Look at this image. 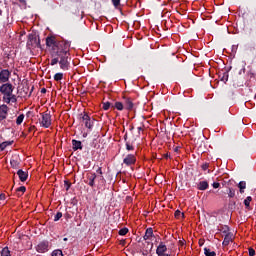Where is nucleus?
I'll return each mask as SVG.
<instances>
[{"instance_id":"f257e3e1","label":"nucleus","mask_w":256,"mask_h":256,"mask_svg":"<svg viewBox=\"0 0 256 256\" xmlns=\"http://www.w3.org/2000/svg\"><path fill=\"white\" fill-rule=\"evenodd\" d=\"M56 57H54L51 60L50 65H57L59 63L60 69L63 71H69L70 63H69V57L71 56V53L68 52H56Z\"/></svg>"},{"instance_id":"f03ea898","label":"nucleus","mask_w":256,"mask_h":256,"mask_svg":"<svg viewBox=\"0 0 256 256\" xmlns=\"http://www.w3.org/2000/svg\"><path fill=\"white\" fill-rule=\"evenodd\" d=\"M56 53H70L71 42L67 40L58 41L56 44Z\"/></svg>"},{"instance_id":"7ed1b4c3","label":"nucleus","mask_w":256,"mask_h":256,"mask_svg":"<svg viewBox=\"0 0 256 256\" xmlns=\"http://www.w3.org/2000/svg\"><path fill=\"white\" fill-rule=\"evenodd\" d=\"M80 119L84 121V125L87 129H93V125L95 123V119L91 118V116H88L87 113L80 114Z\"/></svg>"},{"instance_id":"20e7f679","label":"nucleus","mask_w":256,"mask_h":256,"mask_svg":"<svg viewBox=\"0 0 256 256\" xmlns=\"http://www.w3.org/2000/svg\"><path fill=\"white\" fill-rule=\"evenodd\" d=\"M13 89H14L13 84L6 83L0 87V93H2L4 97H10V95L13 93Z\"/></svg>"},{"instance_id":"39448f33","label":"nucleus","mask_w":256,"mask_h":256,"mask_svg":"<svg viewBox=\"0 0 256 256\" xmlns=\"http://www.w3.org/2000/svg\"><path fill=\"white\" fill-rule=\"evenodd\" d=\"M40 125L45 127V129H49L51 127V114L44 112L42 113V119L40 120Z\"/></svg>"},{"instance_id":"423d86ee","label":"nucleus","mask_w":256,"mask_h":256,"mask_svg":"<svg viewBox=\"0 0 256 256\" xmlns=\"http://www.w3.org/2000/svg\"><path fill=\"white\" fill-rule=\"evenodd\" d=\"M157 256H171V254L167 253V245L165 243L160 242L156 249Z\"/></svg>"},{"instance_id":"0eeeda50","label":"nucleus","mask_w":256,"mask_h":256,"mask_svg":"<svg viewBox=\"0 0 256 256\" xmlns=\"http://www.w3.org/2000/svg\"><path fill=\"white\" fill-rule=\"evenodd\" d=\"M124 165H127V167H131V165H135L137 163V158L135 157V154H128L123 159Z\"/></svg>"},{"instance_id":"6e6552de","label":"nucleus","mask_w":256,"mask_h":256,"mask_svg":"<svg viewBox=\"0 0 256 256\" xmlns=\"http://www.w3.org/2000/svg\"><path fill=\"white\" fill-rule=\"evenodd\" d=\"M36 251L38 253H47L49 251V241L40 242L36 247Z\"/></svg>"},{"instance_id":"1a4fd4ad","label":"nucleus","mask_w":256,"mask_h":256,"mask_svg":"<svg viewBox=\"0 0 256 256\" xmlns=\"http://www.w3.org/2000/svg\"><path fill=\"white\" fill-rule=\"evenodd\" d=\"M27 45H29L31 47H39V45H40L39 37L35 36L33 34L29 35Z\"/></svg>"},{"instance_id":"9d476101","label":"nucleus","mask_w":256,"mask_h":256,"mask_svg":"<svg viewBox=\"0 0 256 256\" xmlns=\"http://www.w3.org/2000/svg\"><path fill=\"white\" fill-rule=\"evenodd\" d=\"M9 77H11V72L9 70H2L0 72V83H7Z\"/></svg>"},{"instance_id":"9b49d317","label":"nucleus","mask_w":256,"mask_h":256,"mask_svg":"<svg viewBox=\"0 0 256 256\" xmlns=\"http://www.w3.org/2000/svg\"><path fill=\"white\" fill-rule=\"evenodd\" d=\"M9 112V107L7 105L0 106V122L7 119V113Z\"/></svg>"},{"instance_id":"f8f14e48","label":"nucleus","mask_w":256,"mask_h":256,"mask_svg":"<svg viewBox=\"0 0 256 256\" xmlns=\"http://www.w3.org/2000/svg\"><path fill=\"white\" fill-rule=\"evenodd\" d=\"M124 107L128 111H133V107H134L133 100L131 98H124Z\"/></svg>"},{"instance_id":"ddd939ff","label":"nucleus","mask_w":256,"mask_h":256,"mask_svg":"<svg viewBox=\"0 0 256 256\" xmlns=\"http://www.w3.org/2000/svg\"><path fill=\"white\" fill-rule=\"evenodd\" d=\"M17 175H18L20 181H22V182L27 181V179H28V177H29V173L23 171L22 169H20V170L17 171Z\"/></svg>"},{"instance_id":"4468645a","label":"nucleus","mask_w":256,"mask_h":256,"mask_svg":"<svg viewBox=\"0 0 256 256\" xmlns=\"http://www.w3.org/2000/svg\"><path fill=\"white\" fill-rule=\"evenodd\" d=\"M58 41L55 40V37H47L46 45L47 47H57Z\"/></svg>"},{"instance_id":"2eb2a0df","label":"nucleus","mask_w":256,"mask_h":256,"mask_svg":"<svg viewBox=\"0 0 256 256\" xmlns=\"http://www.w3.org/2000/svg\"><path fill=\"white\" fill-rule=\"evenodd\" d=\"M197 189H199V191H206V189H209V182H207V181H200L197 184Z\"/></svg>"},{"instance_id":"dca6fc26","label":"nucleus","mask_w":256,"mask_h":256,"mask_svg":"<svg viewBox=\"0 0 256 256\" xmlns=\"http://www.w3.org/2000/svg\"><path fill=\"white\" fill-rule=\"evenodd\" d=\"M3 101L5 103H17V96L13 95V93L8 97H3Z\"/></svg>"},{"instance_id":"f3484780","label":"nucleus","mask_w":256,"mask_h":256,"mask_svg":"<svg viewBox=\"0 0 256 256\" xmlns=\"http://www.w3.org/2000/svg\"><path fill=\"white\" fill-rule=\"evenodd\" d=\"M72 149L73 151H78V149H83V145L79 140H72Z\"/></svg>"},{"instance_id":"a211bd4d","label":"nucleus","mask_w":256,"mask_h":256,"mask_svg":"<svg viewBox=\"0 0 256 256\" xmlns=\"http://www.w3.org/2000/svg\"><path fill=\"white\" fill-rule=\"evenodd\" d=\"M95 179H97V175L95 173H91L88 175V180H89L88 185L90 187H95Z\"/></svg>"},{"instance_id":"6ab92c4d","label":"nucleus","mask_w":256,"mask_h":256,"mask_svg":"<svg viewBox=\"0 0 256 256\" xmlns=\"http://www.w3.org/2000/svg\"><path fill=\"white\" fill-rule=\"evenodd\" d=\"M238 188L241 194L245 193V189H247V182L245 181H240L238 183Z\"/></svg>"},{"instance_id":"aec40b11","label":"nucleus","mask_w":256,"mask_h":256,"mask_svg":"<svg viewBox=\"0 0 256 256\" xmlns=\"http://www.w3.org/2000/svg\"><path fill=\"white\" fill-rule=\"evenodd\" d=\"M151 237H153V228H147L144 235V240L147 241L148 239H151Z\"/></svg>"},{"instance_id":"412c9836","label":"nucleus","mask_w":256,"mask_h":256,"mask_svg":"<svg viewBox=\"0 0 256 256\" xmlns=\"http://www.w3.org/2000/svg\"><path fill=\"white\" fill-rule=\"evenodd\" d=\"M113 109H117L118 111H123L125 109V106L122 102H115L114 106L112 105Z\"/></svg>"},{"instance_id":"4be33fe9","label":"nucleus","mask_w":256,"mask_h":256,"mask_svg":"<svg viewBox=\"0 0 256 256\" xmlns=\"http://www.w3.org/2000/svg\"><path fill=\"white\" fill-rule=\"evenodd\" d=\"M8 145H13V141L2 142V143L0 144V152H1V151H5V148H6Z\"/></svg>"},{"instance_id":"5701e85b","label":"nucleus","mask_w":256,"mask_h":256,"mask_svg":"<svg viewBox=\"0 0 256 256\" xmlns=\"http://www.w3.org/2000/svg\"><path fill=\"white\" fill-rule=\"evenodd\" d=\"M0 256H11V251L8 247H5L0 251Z\"/></svg>"},{"instance_id":"b1692460","label":"nucleus","mask_w":256,"mask_h":256,"mask_svg":"<svg viewBox=\"0 0 256 256\" xmlns=\"http://www.w3.org/2000/svg\"><path fill=\"white\" fill-rule=\"evenodd\" d=\"M251 201H253V198L251 196H248L245 200H244V205L246 207V209H249L250 205H251Z\"/></svg>"},{"instance_id":"393cba45","label":"nucleus","mask_w":256,"mask_h":256,"mask_svg":"<svg viewBox=\"0 0 256 256\" xmlns=\"http://www.w3.org/2000/svg\"><path fill=\"white\" fill-rule=\"evenodd\" d=\"M204 255L215 256V255H217V253H215V251H211V249H209V248H204Z\"/></svg>"},{"instance_id":"a878e982","label":"nucleus","mask_w":256,"mask_h":256,"mask_svg":"<svg viewBox=\"0 0 256 256\" xmlns=\"http://www.w3.org/2000/svg\"><path fill=\"white\" fill-rule=\"evenodd\" d=\"M221 81H223L224 83H227V81H229V72L228 71H226L222 74Z\"/></svg>"},{"instance_id":"bb28decb","label":"nucleus","mask_w":256,"mask_h":256,"mask_svg":"<svg viewBox=\"0 0 256 256\" xmlns=\"http://www.w3.org/2000/svg\"><path fill=\"white\" fill-rule=\"evenodd\" d=\"M25 191H27V188H25V186H21L16 189V193H17L18 197H21V194H19V193H25Z\"/></svg>"},{"instance_id":"cd10ccee","label":"nucleus","mask_w":256,"mask_h":256,"mask_svg":"<svg viewBox=\"0 0 256 256\" xmlns=\"http://www.w3.org/2000/svg\"><path fill=\"white\" fill-rule=\"evenodd\" d=\"M23 119H25V115L24 114H20L17 119H16V124L17 125H21V123H23Z\"/></svg>"},{"instance_id":"c85d7f7f","label":"nucleus","mask_w":256,"mask_h":256,"mask_svg":"<svg viewBox=\"0 0 256 256\" xmlns=\"http://www.w3.org/2000/svg\"><path fill=\"white\" fill-rule=\"evenodd\" d=\"M10 165L13 167V169H19V161L17 160H11Z\"/></svg>"},{"instance_id":"c756f323","label":"nucleus","mask_w":256,"mask_h":256,"mask_svg":"<svg viewBox=\"0 0 256 256\" xmlns=\"http://www.w3.org/2000/svg\"><path fill=\"white\" fill-rule=\"evenodd\" d=\"M224 240L228 241L229 243H231V241H233V234L231 232L225 234Z\"/></svg>"},{"instance_id":"7c9ffc66","label":"nucleus","mask_w":256,"mask_h":256,"mask_svg":"<svg viewBox=\"0 0 256 256\" xmlns=\"http://www.w3.org/2000/svg\"><path fill=\"white\" fill-rule=\"evenodd\" d=\"M227 194L230 199H233L235 197V189L229 188Z\"/></svg>"},{"instance_id":"2f4dec72","label":"nucleus","mask_w":256,"mask_h":256,"mask_svg":"<svg viewBox=\"0 0 256 256\" xmlns=\"http://www.w3.org/2000/svg\"><path fill=\"white\" fill-rule=\"evenodd\" d=\"M219 231H221L222 233H224V235H227V233H230L229 232V226H221L219 228Z\"/></svg>"},{"instance_id":"473e14b6","label":"nucleus","mask_w":256,"mask_h":256,"mask_svg":"<svg viewBox=\"0 0 256 256\" xmlns=\"http://www.w3.org/2000/svg\"><path fill=\"white\" fill-rule=\"evenodd\" d=\"M63 79V73H56L54 75V81H61Z\"/></svg>"},{"instance_id":"72a5a7b5","label":"nucleus","mask_w":256,"mask_h":256,"mask_svg":"<svg viewBox=\"0 0 256 256\" xmlns=\"http://www.w3.org/2000/svg\"><path fill=\"white\" fill-rule=\"evenodd\" d=\"M51 256H63V251L62 250H54L51 254Z\"/></svg>"},{"instance_id":"f704fd0d","label":"nucleus","mask_w":256,"mask_h":256,"mask_svg":"<svg viewBox=\"0 0 256 256\" xmlns=\"http://www.w3.org/2000/svg\"><path fill=\"white\" fill-rule=\"evenodd\" d=\"M129 233V229L128 228H122L119 230V235H126Z\"/></svg>"},{"instance_id":"c9c22d12","label":"nucleus","mask_w":256,"mask_h":256,"mask_svg":"<svg viewBox=\"0 0 256 256\" xmlns=\"http://www.w3.org/2000/svg\"><path fill=\"white\" fill-rule=\"evenodd\" d=\"M102 105H103L104 111H108V109L111 107L110 102H103Z\"/></svg>"},{"instance_id":"e433bc0d","label":"nucleus","mask_w":256,"mask_h":256,"mask_svg":"<svg viewBox=\"0 0 256 256\" xmlns=\"http://www.w3.org/2000/svg\"><path fill=\"white\" fill-rule=\"evenodd\" d=\"M174 215H175L176 219H179V217H185V214H183L179 210H176Z\"/></svg>"},{"instance_id":"4c0bfd02","label":"nucleus","mask_w":256,"mask_h":256,"mask_svg":"<svg viewBox=\"0 0 256 256\" xmlns=\"http://www.w3.org/2000/svg\"><path fill=\"white\" fill-rule=\"evenodd\" d=\"M63 217V213L57 212L56 215L54 216V221H59Z\"/></svg>"},{"instance_id":"58836bf2","label":"nucleus","mask_w":256,"mask_h":256,"mask_svg":"<svg viewBox=\"0 0 256 256\" xmlns=\"http://www.w3.org/2000/svg\"><path fill=\"white\" fill-rule=\"evenodd\" d=\"M126 149L127 151H133L135 148L131 145V142H126Z\"/></svg>"},{"instance_id":"ea45409f","label":"nucleus","mask_w":256,"mask_h":256,"mask_svg":"<svg viewBox=\"0 0 256 256\" xmlns=\"http://www.w3.org/2000/svg\"><path fill=\"white\" fill-rule=\"evenodd\" d=\"M64 186L66 187V191H69V189H71V183L68 180L64 181Z\"/></svg>"},{"instance_id":"a19ab883","label":"nucleus","mask_w":256,"mask_h":256,"mask_svg":"<svg viewBox=\"0 0 256 256\" xmlns=\"http://www.w3.org/2000/svg\"><path fill=\"white\" fill-rule=\"evenodd\" d=\"M112 3L114 7H119V5H121V0H112Z\"/></svg>"},{"instance_id":"79ce46f5","label":"nucleus","mask_w":256,"mask_h":256,"mask_svg":"<svg viewBox=\"0 0 256 256\" xmlns=\"http://www.w3.org/2000/svg\"><path fill=\"white\" fill-rule=\"evenodd\" d=\"M201 167H202L203 171H207L209 169V163H204V164H202Z\"/></svg>"},{"instance_id":"37998d69","label":"nucleus","mask_w":256,"mask_h":256,"mask_svg":"<svg viewBox=\"0 0 256 256\" xmlns=\"http://www.w3.org/2000/svg\"><path fill=\"white\" fill-rule=\"evenodd\" d=\"M212 187H213L214 189H219V187H221V184H219V182H214V183L212 184Z\"/></svg>"},{"instance_id":"c03bdc74","label":"nucleus","mask_w":256,"mask_h":256,"mask_svg":"<svg viewBox=\"0 0 256 256\" xmlns=\"http://www.w3.org/2000/svg\"><path fill=\"white\" fill-rule=\"evenodd\" d=\"M249 256H255V249L249 248Z\"/></svg>"},{"instance_id":"a18cd8bd","label":"nucleus","mask_w":256,"mask_h":256,"mask_svg":"<svg viewBox=\"0 0 256 256\" xmlns=\"http://www.w3.org/2000/svg\"><path fill=\"white\" fill-rule=\"evenodd\" d=\"M246 35H253V28L246 31Z\"/></svg>"},{"instance_id":"49530a36","label":"nucleus","mask_w":256,"mask_h":256,"mask_svg":"<svg viewBox=\"0 0 256 256\" xmlns=\"http://www.w3.org/2000/svg\"><path fill=\"white\" fill-rule=\"evenodd\" d=\"M96 173H98L99 175H103V170L101 169V167H99V168L96 170Z\"/></svg>"},{"instance_id":"de8ad7c7","label":"nucleus","mask_w":256,"mask_h":256,"mask_svg":"<svg viewBox=\"0 0 256 256\" xmlns=\"http://www.w3.org/2000/svg\"><path fill=\"white\" fill-rule=\"evenodd\" d=\"M229 243H230L229 241H227V240L224 239V241L222 242V245H223L224 247H227V245H229Z\"/></svg>"},{"instance_id":"09e8293b","label":"nucleus","mask_w":256,"mask_h":256,"mask_svg":"<svg viewBox=\"0 0 256 256\" xmlns=\"http://www.w3.org/2000/svg\"><path fill=\"white\" fill-rule=\"evenodd\" d=\"M199 245L200 247H203V245H205V240H199Z\"/></svg>"},{"instance_id":"8fccbe9b","label":"nucleus","mask_w":256,"mask_h":256,"mask_svg":"<svg viewBox=\"0 0 256 256\" xmlns=\"http://www.w3.org/2000/svg\"><path fill=\"white\" fill-rule=\"evenodd\" d=\"M0 201H5V194H0Z\"/></svg>"},{"instance_id":"3c124183","label":"nucleus","mask_w":256,"mask_h":256,"mask_svg":"<svg viewBox=\"0 0 256 256\" xmlns=\"http://www.w3.org/2000/svg\"><path fill=\"white\" fill-rule=\"evenodd\" d=\"M64 217H65V219H71V214L66 213V214L64 215Z\"/></svg>"},{"instance_id":"603ef678","label":"nucleus","mask_w":256,"mask_h":256,"mask_svg":"<svg viewBox=\"0 0 256 256\" xmlns=\"http://www.w3.org/2000/svg\"><path fill=\"white\" fill-rule=\"evenodd\" d=\"M179 245H180V247H183V245H185V240H180Z\"/></svg>"},{"instance_id":"864d4df0","label":"nucleus","mask_w":256,"mask_h":256,"mask_svg":"<svg viewBox=\"0 0 256 256\" xmlns=\"http://www.w3.org/2000/svg\"><path fill=\"white\" fill-rule=\"evenodd\" d=\"M41 93H47V89L46 88H42L41 89Z\"/></svg>"},{"instance_id":"5fc2aeb1","label":"nucleus","mask_w":256,"mask_h":256,"mask_svg":"<svg viewBox=\"0 0 256 256\" xmlns=\"http://www.w3.org/2000/svg\"><path fill=\"white\" fill-rule=\"evenodd\" d=\"M28 90H29L28 87H24V88H23L24 93H27Z\"/></svg>"},{"instance_id":"6e6d98bb","label":"nucleus","mask_w":256,"mask_h":256,"mask_svg":"<svg viewBox=\"0 0 256 256\" xmlns=\"http://www.w3.org/2000/svg\"><path fill=\"white\" fill-rule=\"evenodd\" d=\"M174 151H175V153H177V151H179V147H176V148L174 149Z\"/></svg>"},{"instance_id":"4d7b16f0","label":"nucleus","mask_w":256,"mask_h":256,"mask_svg":"<svg viewBox=\"0 0 256 256\" xmlns=\"http://www.w3.org/2000/svg\"><path fill=\"white\" fill-rule=\"evenodd\" d=\"M169 157H170L169 154H166V155H165V158H166V159H169Z\"/></svg>"},{"instance_id":"13d9d810","label":"nucleus","mask_w":256,"mask_h":256,"mask_svg":"<svg viewBox=\"0 0 256 256\" xmlns=\"http://www.w3.org/2000/svg\"><path fill=\"white\" fill-rule=\"evenodd\" d=\"M100 179H101L102 181H105V178H103V176H100Z\"/></svg>"},{"instance_id":"bf43d9fd","label":"nucleus","mask_w":256,"mask_h":256,"mask_svg":"<svg viewBox=\"0 0 256 256\" xmlns=\"http://www.w3.org/2000/svg\"><path fill=\"white\" fill-rule=\"evenodd\" d=\"M3 15V10L0 9V16Z\"/></svg>"},{"instance_id":"052dcab7","label":"nucleus","mask_w":256,"mask_h":256,"mask_svg":"<svg viewBox=\"0 0 256 256\" xmlns=\"http://www.w3.org/2000/svg\"><path fill=\"white\" fill-rule=\"evenodd\" d=\"M64 241H67V238H64Z\"/></svg>"}]
</instances>
